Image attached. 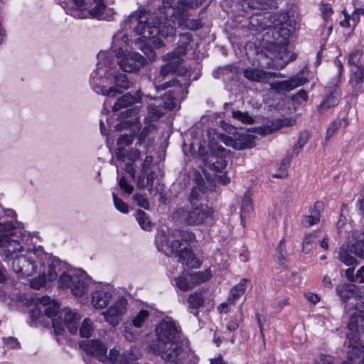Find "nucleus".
Instances as JSON below:
<instances>
[{"label": "nucleus", "instance_id": "16", "mask_svg": "<svg viewBox=\"0 0 364 364\" xmlns=\"http://www.w3.org/2000/svg\"><path fill=\"white\" fill-rule=\"evenodd\" d=\"M191 205V208L188 212H185L182 209L180 210L183 213V217L185 223L188 225H200L212 213L210 208L206 205L196 203V205Z\"/></svg>", "mask_w": 364, "mask_h": 364}, {"label": "nucleus", "instance_id": "22", "mask_svg": "<svg viewBox=\"0 0 364 364\" xmlns=\"http://www.w3.org/2000/svg\"><path fill=\"white\" fill-rule=\"evenodd\" d=\"M226 156L227 151L223 147L218 146V153L210 154L207 159V164L212 170L221 172L227 166Z\"/></svg>", "mask_w": 364, "mask_h": 364}, {"label": "nucleus", "instance_id": "58", "mask_svg": "<svg viewBox=\"0 0 364 364\" xmlns=\"http://www.w3.org/2000/svg\"><path fill=\"white\" fill-rule=\"evenodd\" d=\"M135 44L136 45L139 44V46H136V48L141 49L142 50V52L144 53V55H146L149 60H154L155 55L154 53H152V51L150 50L149 48H148L146 46L145 42H143V46H141V42L138 43L136 41H135Z\"/></svg>", "mask_w": 364, "mask_h": 364}, {"label": "nucleus", "instance_id": "23", "mask_svg": "<svg viewBox=\"0 0 364 364\" xmlns=\"http://www.w3.org/2000/svg\"><path fill=\"white\" fill-rule=\"evenodd\" d=\"M305 80L298 75L294 76L289 80L283 81H276L270 84L271 89L277 92H289L294 88L304 85Z\"/></svg>", "mask_w": 364, "mask_h": 364}, {"label": "nucleus", "instance_id": "63", "mask_svg": "<svg viewBox=\"0 0 364 364\" xmlns=\"http://www.w3.org/2000/svg\"><path fill=\"white\" fill-rule=\"evenodd\" d=\"M153 161V157L151 156H147L142 164L141 173H146L149 171L151 165Z\"/></svg>", "mask_w": 364, "mask_h": 364}, {"label": "nucleus", "instance_id": "20", "mask_svg": "<svg viewBox=\"0 0 364 364\" xmlns=\"http://www.w3.org/2000/svg\"><path fill=\"white\" fill-rule=\"evenodd\" d=\"M244 76L250 81L266 82L271 77H283L281 73L266 72L263 70L248 68L244 70Z\"/></svg>", "mask_w": 364, "mask_h": 364}, {"label": "nucleus", "instance_id": "4", "mask_svg": "<svg viewBox=\"0 0 364 364\" xmlns=\"http://www.w3.org/2000/svg\"><path fill=\"white\" fill-rule=\"evenodd\" d=\"M196 240L193 232L175 230L167 239V245L173 253L178 257V262L186 265L188 268H198L200 261L191 250V243Z\"/></svg>", "mask_w": 364, "mask_h": 364}, {"label": "nucleus", "instance_id": "3", "mask_svg": "<svg viewBox=\"0 0 364 364\" xmlns=\"http://www.w3.org/2000/svg\"><path fill=\"white\" fill-rule=\"evenodd\" d=\"M40 305L44 308L45 315L52 318L53 327L56 334H62L65 327L70 333H77L80 315L68 309L60 311L59 304L48 296H43L40 300Z\"/></svg>", "mask_w": 364, "mask_h": 364}, {"label": "nucleus", "instance_id": "43", "mask_svg": "<svg viewBox=\"0 0 364 364\" xmlns=\"http://www.w3.org/2000/svg\"><path fill=\"white\" fill-rule=\"evenodd\" d=\"M149 317V312L146 310H141L132 319V324L136 328H141Z\"/></svg>", "mask_w": 364, "mask_h": 364}, {"label": "nucleus", "instance_id": "24", "mask_svg": "<svg viewBox=\"0 0 364 364\" xmlns=\"http://www.w3.org/2000/svg\"><path fill=\"white\" fill-rule=\"evenodd\" d=\"M112 296L108 288H100L92 293L91 304L95 309H103L107 306Z\"/></svg>", "mask_w": 364, "mask_h": 364}, {"label": "nucleus", "instance_id": "15", "mask_svg": "<svg viewBox=\"0 0 364 364\" xmlns=\"http://www.w3.org/2000/svg\"><path fill=\"white\" fill-rule=\"evenodd\" d=\"M287 16L284 14H269L268 17L262 16H252L250 19V23L257 27V30H264L274 28V29L282 26L287 21Z\"/></svg>", "mask_w": 364, "mask_h": 364}, {"label": "nucleus", "instance_id": "8", "mask_svg": "<svg viewBox=\"0 0 364 364\" xmlns=\"http://www.w3.org/2000/svg\"><path fill=\"white\" fill-rule=\"evenodd\" d=\"M96 5L90 8L85 0H64L63 6L68 14L75 18L83 19L90 17L98 19L103 18V14L105 9V4L102 2L103 0H94Z\"/></svg>", "mask_w": 364, "mask_h": 364}, {"label": "nucleus", "instance_id": "64", "mask_svg": "<svg viewBox=\"0 0 364 364\" xmlns=\"http://www.w3.org/2000/svg\"><path fill=\"white\" fill-rule=\"evenodd\" d=\"M5 344L8 345L11 348H16L19 346V343L14 337H9L4 338Z\"/></svg>", "mask_w": 364, "mask_h": 364}, {"label": "nucleus", "instance_id": "56", "mask_svg": "<svg viewBox=\"0 0 364 364\" xmlns=\"http://www.w3.org/2000/svg\"><path fill=\"white\" fill-rule=\"evenodd\" d=\"M133 198H134V201L136 203L138 206L141 207L146 210L149 208V203L143 195H141L140 193H136L133 196Z\"/></svg>", "mask_w": 364, "mask_h": 364}, {"label": "nucleus", "instance_id": "50", "mask_svg": "<svg viewBox=\"0 0 364 364\" xmlns=\"http://www.w3.org/2000/svg\"><path fill=\"white\" fill-rule=\"evenodd\" d=\"M232 117L235 119L245 124H251L254 122L253 118L251 116H250L247 112H242L241 111H233Z\"/></svg>", "mask_w": 364, "mask_h": 364}, {"label": "nucleus", "instance_id": "6", "mask_svg": "<svg viewBox=\"0 0 364 364\" xmlns=\"http://www.w3.org/2000/svg\"><path fill=\"white\" fill-rule=\"evenodd\" d=\"M80 346L87 353L104 364H129L127 354L121 353L116 348L110 349L107 354V347L99 340L83 341Z\"/></svg>", "mask_w": 364, "mask_h": 364}, {"label": "nucleus", "instance_id": "33", "mask_svg": "<svg viewBox=\"0 0 364 364\" xmlns=\"http://www.w3.org/2000/svg\"><path fill=\"white\" fill-rule=\"evenodd\" d=\"M191 41V34L190 33L186 32L181 34L179 37L178 46L172 53H175V56H180L182 58V56L186 55L188 46Z\"/></svg>", "mask_w": 364, "mask_h": 364}, {"label": "nucleus", "instance_id": "48", "mask_svg": "<svg viewBox=\"0 0 364 364\" xmlns=\"http://www.w3.org/2000/svg\"><path fill=\"white\" fill-rule=\"evenodd\" d=\"M241 210L242 213H250L252 210V198L249 192H246L242 197Z\"/></svg>", "mask_w": 364, "mask_h": 364}, {"label": "nucleus", "instance_id": "31", "mask_svg": "<svg viewBox=\"0 0 364 364\" xmlns=\"http://www.w3.org/2000/svg\"><path fill=\"white\" fill-rule=\"evenodd\" d=\"M205 292V291H196L194 294H192L188 296V306L190 309L195 310L194 311H192V314L196 316L198 314V309L203 306L205 301L203 293Z\"/></svg>", "mask_w": 364, "mask_h": 364}, {"label": "nucleus", "instance_id": "62", "mask_svg": "<svg viewBox=\"0 0 364 364\" xmlns=\"http://www.w3.org/2000/svg\"><path fill=\"white\" fill-rule=\"evenodd\" d=\"M277 252L279 254L278 257H279V263H280V264L283 265L284 262H282V260L284 259V252H286L285 245H284V242L283 240H281L279 242V245L277 248Z\"/></svg>", "mask_w": 364, "mask_h": 364}, {"label": "nucleus", "instance_id": "42", "mask_svg": "<svg viewBox=\"0 0 364 364\" xmlns=\"http://www.w3.org/2000/svg\"><path fill=\"white\" fill-rule=\"evenodd\" d=\"M189 274L175 278L176 286L181 291H186L193 287Z\"/></svg>", "mask_w": 364, "mask_h": 364}, {"label": "nucleus", "instance_id": "44", "mask_svg": "<svg viewBox=\"0 0 364 364\" xmlns=\"http://www.w3.org/2000/svg\"><path fill=\"white\" fill-rule=\"evenodd\" d=\"M148 109L149 114L152 119H158L161 117L164 114V109H166L161 103L149 105Z\"/></svg>", "mask_w": 364, "mask_h": 364}, {"label": "nucleus", "instance_id": "55", "mask_svg": "<svg viewBox=\"0 0 364 364\" xmlns=\"http://www.w3.org/2000/svg\"><path fill=\"white\" fill-rule=\"evenodd\" d=\"M205 0H176V5H186L189 8H196L199 6Z\"/></svg>", "mask_w": 364, "mask_h": 364}, {"label": "nucleus", "instance_id": "39", "mask_svg": "<svg viewBox=\"0 0 364 364\" xmlns=\"http://www.w3.org/2000/svg\"><path fill=\"white\" fill-rule=\"evenodd\" d=\"M188 274L190 276L189 279L191 280L193 287H194L196 285L208 281L211 277L210 272L208 270L191 273Z\"/></svg>", "mask_w": 364, "mask_h": 364}, {"label": "nucleus", "instance_id": "59", "mask_svg": "<svg viewBox=\"0 0 364 364\" xmlns=\"http://www.w3.org/2000/svg\"><path fill=\"white\" fill-rule=\"evenodd\" d=\"M119 185L122 189H123L126 193L130 194L133 191V186L127 181V180L124 177H121L119 181Z\"/></svg>", "mask_w": 364, "mask_h": 364}, {"label": "nucleus", "instance_id": "14", "mask_svg": "<svg viewBox=\"0 0 364 364\" xmlns=\"http://www.w3.org/2000/svg\"><path fill=\"white\" fill-rule=\"evenodd\" d=\"M57 270L60 271V262L51 259L48 263L40 265L37 272L42 274L37 278H34L31 282V287L36 289H39L43 287L46 280L53 281L57 277Z\"/></svg>", "mask_w": 364, "mask_h": 364}, {"label": "nucleus", "instance_id": "34", "mask_svg": "<svg viewBox=\"0 0 364 364\" xmlns=\"http://www.w3.org/2000/svg\"><path fill=\"white\" fill-rule=\"evenodd\" d=\"M247 279H242L240 282L232 288L230 290L228 301L233 304L237 299H238L245 291L247 289Z\"/></svg>", "mask_w": 364, "mask_h": 364}, {"label": "nucleus", "instance_id": "11", "mask_svg": "<svg viewBox=\"0 0 364 364\" xmlns=\"http://www.w3.org/2000/svg\"><path fill=\"white\" fill-rule=\"evenodd\" d=\"M115 55L118 58V65L124 72L137 73L146 63V58L140 53L136 52L125 53L122 48H118L116 49Z\"/></svg>", "mask_w": 364, "mask_h": 364}, {"label": "nucleus", "instance_id": "27", "mask_svg": "<svg viewBox=\"0 0 364 364\" xmlns=\"http://www.w3.org/2000/svg\"><path fill=\"white\" fill-rule=\"evenodd\" d=\"M223 140L227 145L237 150L252 148L254 146V141L252 136L250 135L240 136L238 141L232 139V137L228 136H223Z\"/></svg>", "mask_w": 364, "mask_h": 364}, {"label": "nucleus", "instance_id": "30", "mask_svg": "<svg viewBox=\"0 0 364 364\" xmlns=\"http://www.w3.org/2000/svg\"><path fill=\"white\" fill-rule=\"evenodd\" d=\"M97 70L92 73L91 75V84L93 88V90L97 93L103 95H107L109 97H114L117 93H119V90L115 87H111L109 89H105L104 86L98 85L95 80V78L98 76L100 78L102 77L100 75L96 74Z\"/></svg>", "mask_w": 364, "mask_h": 364}, {"label": "nucleus", "instance_id": "26", "mask_svg": "<svg viewBox=\"0 0 364 364\" xmlns=\"http://www.w3.org/2000/svg\"><path fill=\"white\" fill-rule=\"evenodd\" d=\"M82 275L85 277V278L83 279L85 283L82 284L81 282H73V283H72L71 285V292L76 297H81L85 294H87V292L89 290L90 284L91 283L90 279L87 277L85 272L81 271L77 272V277L82 279V277L81 276Z\"/></svg>", "mask_w": 364, "mask_h": 364}, {"label": "nucleus", "instance_id": "49", "mask_svg": "<svg viewBox=\"0 0 364 364\" xmlns=\"http://www.w3.org/2000/svg\"><path fill=\"white\" fill-rule=\"evenodd\" d=\"M360 56L361 52L358 50H353L349 54L348 62L351 66V68H354L355 67H363L362 65L360 64Z\"/></svg>", "mask_w": 364, "mask_h": 364}, {"label": "nucleus", "instance_id": "35", "mask_svg": "<svg viewBox=\"0 0 364 364\" xmlns=\"http://www.w3.org/2000/svg\"><path fill=\"white\" fill-rule=\"evenodd\" d=\"M132 46V44H129V38L126 33L123 31H119L116 35L113 36L112 49L115 53V50L118 48H122L127 46Z\"/></svg>", "mask_w": 364, "mask_h": 364}, {"label": "nucleus", "instance_id": "46", "mask_svg": "<svg viewBox=\"0 0 364 364\" xmlns=\"http://www.w3.org/2000/svg\"><path fill=\"white\" fill-rule=\"evenodd\" d=\"M343 121H345L344 119H336L333 121L330 125L328 126L326 134V139L329 140L334 135L335 132L338 130L341 126Z\"/></svg>", "mask_w": 364, "mask_h": 364}, {"label": "nucleus", "instance_id": "40", "mask_svg": "<svg viewBox=\"0 0 364 364\" xmlns=\"http://www.w3.org/2000/svg\"><path fill=\"white\" fill-rule=\"evenodd\" d=\"M136 219L143 230H150L151 229L152 223L144 211L138 210L136 213Z\"/></svg>", "mask_w": 364, "mask_h": 364}, {"label": "nucleus", "instance_id": "7", "mask_svg": "<svg viewBox=\"0 0 364 364\" xmlns=\"http://www.w3.org/2000/svg\"><path fill=\"white\" fill-rule=\"evenodd\" d=\"M28 238L23 230L14 228L12 225H7L5 232L0 233V247L2 250L4 256L11 259L14 255L23 251L25 240Z\"/></svg>", "mask_w": 364, "mask_h": 364}, {"label": "nucleus", "instance_id": "47", "mask_svg": "<svg viewBox=\"0 0 364 364\" xmlns=\"http://www.w3.org/2000/svg\"><path fill=\"white\" fill-rule=\"evenodd\" d=\"M243 321V314L240 306L233 321L228 323V329L230 331H236Z\"/></svg>", "mask_w": 364, "mask_h": 364}, {"label": "nucleus", "instance_id": "9", "mask_svg": "<svg viewBox=\"0 0 364 364\" xmlns=\"http://www.w3.org/2000/svg\"><path fill=\"white\" fill-rule=\"evenodd\" d=\"M334 65L336 72L333 78L332 87H329L325 97L317 107V111L320 115H324L328 111L337 106L341 100V92L338 85L343 71V66L338 58H336Z\"/></svg>", "mask_w": 364, "mask_h": 364}, {"label": "nucleus", "instance_id": "28", "mask_svg": "<svg viewBox=\"0 0 364 364\" xmlns=\"http://www.w3.org/2000/svg\"><path fill=\"white\" fill-rule=\"evenodd\" d=\"M133 141V137L132 135L129 134H122L121 135L117 141V150L116 152V156L117 161H124L125 156V150L124 148L127 146L132 144Z\"/></svg>", "mask_w": 364, "mask_h": 364}, {"label": "nucleus", "instance_id": "29", "mask_svg": "<svg viewBox=\"0 0 364 364\" xmlns=\"http://www.w3.org/2000/svg\"><path fill=\"white\" fill-rule=\"evenodd\" d=\"M350 346H352V348L348 353V364H364V351L361 347L357 343L353 344L349 341Z\"/></svg>", "mask_w": 364, "mask_h": 364}, {"label": "nucleus", "instance_id": "12", "mask_svg": "<svg viewBox=\"0 0 364 364\" xmlns=\"http://www.w3.org/2000/svg\"><path fill=\"white\" fill-rule=\"evenodd\" d=\"M336 291L344 304L347 312L353 310L358 311V306H359V301H360L361 289L353 284L345 283L338 285Z\"/></svg>", "mask_w": 364, "mask_h": 364}, {"label": "nucleus", "instance_id": "21", "mask_svg": "<svg viewBox=\"0 0 364 364\" xmlns=\"http://www.w3.org/2000/svg\"><path fill=\"white\" fill-rule=\"evenodd\" d=\"M63 264L60 263V271L57 270V274H60L58 279V287L61 289L70 288L71 289V285L73 282H80L82 284L85 283L83 279L85 277L82 275V278L77 277V272L73 269H68L67 271L63 270Z\"/></svg>", "mask_w": 364, "mask_h": 364}, {"label": "nucleus", "instance_id": "57", "mask_svg": "<svg viewBox=\"0 0 364 364\" xmlns=\"http://www.w3.org/2000/svg\"><path fill=\"white\" fill-rule=\"evenodd\" d=\"M202 191H203L204 193L205 192V191H203V188L201 185H198L197 186L194 187L192 189L190 196V202L191 205H196V200L198 198L199 194Z\"/></svg>", "mask_w": 364, "mask_h": 364}, {"label": "nucleus", "instance_id": "13", "mask_svg": "<svg viewBox=\"0 0 364 364\" xmlns=\"http://www.w3.org/2000/svg\"><path fill=\"white\" fill-rule=\"evenodd\" d=\"M156 90H165L168 87H173V89L168 92V94H166L163 99L161 105L166 109L173 110L178 102V98L181 95H183L186 86H183L179 83L176 80H172L171 81L163 83L160 85H155Z\"/></svg>", "mask_w": 364, "mask_h": 364}, {"label": "nucleus", "instance_id": "32", "mask_svg": "<svg viewBox=\"0 0 364 364\" xmlns=\"http://www.w3.org/2000/svg\"><path fill=\"white\" fill-rule=\"evenodd\" d=\"M353 248L351 247H341L338 252L339 260L347 266H353L357 264L356 259L351 255Z\"/></svg>", "mask_w": 364, "mask_h": 364}, {"label": "nucleus", "instance_id": "45", "mask_svg": "<svg viewBox=\"0 0 364 364\" xmlns=\"http://www.w3.org/2000/svg\"><path fill=\"white\" fill-rule=\"evenodd\" d=\"M353 272L352 269H348L346 272L347 277L353 282L364 283V266L358 269L355 276H353Z\"/></svg>", "mask_w": 364, "mask_h": 364}, {"label": "nucleus", "instance_id": "10", "mask_svg": "<svg viewBox=\"0 0 364 364\" xmlns=\"http://www.w3.org/2000/svg\"><path fill=\"white\" fill-rule=\"evenodd\" d=\"M100 62L97 63L96 74L100 77H105L107 80L112 79L116 86L127 90L132 86V82L128 80L124 74L112 71L111 68L112 60L106 52H100L98 54Z\"/></svg>", "mask_w": 364, "mask_h": 364}, {"label": "nucleus", "instance_id": "41", "mask_svg": "<svg viewBox=\"0 0 364 364\" xmlns=\"http://www.w3.org/2000/svg\"><path fill=\"white\" fill-rule=\"evenodd\" d=\"M154 173L151 171L146 173H141L138 176L137 186L139 188H144L146 186H153L154 181Z\"/></svg>", "mask_w": 364, "mask_h": 364}, {"label": "nucleus", "instance_id": "2", "mask_svg": "<svg viewBox=\"0 0 364 364\" xmlns=\"http://www.w3.org/2000/svg\"><path fill=\"white\" fill-rule=\"evenodd\" d=\"M155 331L157 338L150 344V350L166 361L177 363L182 357L183 343L176 322L166 318L160 322Z\"/></svg>", "mask_w": 364, "mask_h": 364}, {"label": "nucleus", "instance_id": "38", "mask_svg": "<svg viewBox=\"0 0 364 364\" xmlns=\"http://www.w3.org/2000/svg\"><path fill=\"white\" fill-rule=\"evenodd\" d=\"M347 313L350 315V321L348 325L349 329L351 331H357L359 321H363V314H364V313H360L356 310H353Z\"/></svg>", "mask_w": 364, "mask_h": 364}, {"label": "nucleus", "instance_id": "25", "mask_svg": "<svg viewBox=\"0 0 364 364\" xmlns=\"http://www.w3.org/2000/svg\"><path fill=\"white\" fill-rule=\"evenodd\" d=\"M141 100V92L137 91L134 95L127 92L119 99L112 106V111L117 112L123 108H127L134 104L140 102Z\"/></svg>", "mask_w": 364, "mask_h": 364}, {"label": "nucleus", "instance_id": "51", "mask_svg": "<svg viewBox=\"0 0 364 364\" xmlns=\"http://www.w3.org/2000/svg\"><path fill=\"white\" fill-rule=\"evenodd\" d=\"M79 331L82 337L88 338L91 335V333L92 331L91 321L89 319L85 318L82 323Z\"/></svg>", "mask_w": 364, "mask_h": 364}, {"label": "nucleus", "instance_id": "53", "mask_svg": "<svg viewBox=\"0 0 364 364\" xmlns=\"http://www.w3.org/2000/svg\"><path fill=\"white\" fill-rule=\"evenodd\" d=\"M309 99L308 94L306 90L301 89L297 93L293 95L292 100L298 104L301 105L304 102H306Z\"/></svg>", "mask_w": 364, "mask_h": 364}, {"label": "nucleus", "instance_id": "18", "mask_svg": "<svg viewBox=\"0 0 364 364\" xmlns=\"http://www.w3.org/2000/svg\"><path fill=\"white\" fill-rule=\"evenodd\" d=\"M175 53H168L163 56V60L167 63L161 66L159 75L157 77L159 82L163 80L171 73H178L180 75L186 72L185 68H181L183 59L180 56H175Z\"/></svg>", "mask_w": 364, "mask_h": 364}, {"label": "nucleus", "instance_id": "54", "mask_svg": "<svg viewBox=\"0 0 364 364\" xmlns=\"http://www.w3.org/2000/svg\"><path fill=\"white\" fill-rule=\"evenodd\" d=\"M112 196L114 204L116 208L123 213H127L128 212L127 205L121 199H119L115 193H113Z\"/></svg>", "mask_w": 364, "mask_h": 364}, {"label": "nucleus", "instance_id": "52", "mask_svg": "<svg viewBox=\"0 0 364 364\" xmlns=\"http://www.w3.org/2000/svg\"><path fill=\"white\" fill-rule=\"evenodd\" d=\"M281 128V122L278 119L273 120L267 123L263 128L264 134H269L277 132Z\"/></svg>", "mask_w": 364, "mask_h": 364}, {"label": "nucleus", "instance_id": "17", "mask_svg": "<svg viewBox=\"0 0 364 364\" xmlns=\"http://www.w3.org/2000/svg\"><path fill=\"white\" fill-rule=\"evenodd\" d=\"M127 309V300L123 296H119L107 311L102 312V314L106 321L115 326L119 324Z\"/></svg>", "mask_w": 364, "mask_h": 364}, {"label": "nucleus", "instance_id": "19", "mask_svg": "<svg viewBox=\"0 0 364 364\" xmlns=\"http://www.w3.org/2000/svg\"><path fill=\"white\" fill-rule=\"evenodd\" d=\"M350 77L349 85L351 87L350 95L356 97L364 91V68L363 67H355L350 68Z\"/></svg>", "mask_w": 364, "mask_h": 364}, {"label": "nucleus", "instance_id": "37", "mask_svg": "<svg viewBox=\"0 0 364 364\" xmlns=\"http://www.w3.org/2000/svg\"><path fill=\"white\" fill-rule=\"evenodd\" d=\"M317 235L318 232H314L305 235L302 243V252L304 253L309 254L313 249L318 238Z\"/></svg>", "mask_w": 364, "mask_h": 364}, {"label": "nucleus", "instance_id": "1", "mask_svg": "<svg viewBox=\"0 0 364 364\" xmlns=\"http://www.w3.org/2000/svg\"><path fill=\"white\" fill-rule=\"evenodd\" d=\"M190 9L186 5H176V0H163L162 5L159 6L160 16L141 11L133 13L124 21V28H133L136 34L145 39L174 35L176 21L179 26L196 31L202 26L201 21L189 19Z\"/></svg>", "mask_w": 364, "mask_h": 364}, {"label": "nucleus", "instance_id": "60", "mask_svg": "<svg viewBox=\"0 0 364 364\" xmlns=\"http://www.w3.org/2000/svg\"><path fill=\"white\" fill-rule=\"evenodd\" d=\"M255 4V0H252V6L255 7L253 5ZM257 4H259L257 6V8L259 9H267L270 8L272 6H274V0H257Z\"/></svg>", "mask_w": 364, "mask_h": 364}, {"label": "nucleus", "instance_id": "5", "mask_svg": "<svg viewBox=\"0 0 364 364\" xmlns=\"http://www.w3.org/2000/svg\"><path fill=\"white\" fill-rule=\"evenodd\" d=\"M51 257L41 247L28 250L25 255H15L11 259V268L22 277H30L37 273L40 265L48 263Z\"/></svg>", "mask_w": 364, "mask_h": 364}, {"label": "nucleus", "instance_id": "61", "mask_svg": "<svg viewBox=\"0 0 364 364\" xmlns=\"http://www.w3.org/2000/svg\"><path fill=\"white\" fill-rule=\"evenodd\" d=\"M139 156H140L139 151H138L136 149H131L128 154H127L125 152L124 159L126 158L128 159V161L134 162L136 160L139 159Z\"/></svg>", "mask_w": 364, "mask_h": 364}, {"label": "nucleus", "instance_id": "36", "mask_svg": "<svg viewBox=\"0 0 364 364\" xmlns=\"http://www.w3.org/2000/svg\"><path fill=\"white\" fill-rule=\"evenodd\" d=\"M321 203H316L315 208L311 211V214L309 215L306 216L304 218V223L306 226H312L320 221L321 215L318 209L321 208Z\"/></svg>", "mask_w": 364, "mask_h": 364}]
</instances>
